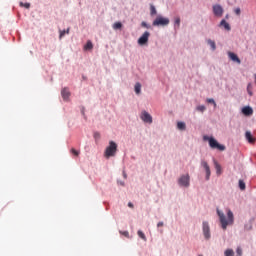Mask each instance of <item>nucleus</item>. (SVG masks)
I'll list each match as a JSON object with an SVG mask.
<instances>
[{
  "label": "nucleus",
  "instance_id": "1",
  "mask_svg": "<svg viewBox=\"0 0 256 256\" xmlns=\"http://www.w3.org/2000/svg\"><path fill=\"white\" fill-rule=\"evenodd\" d=\"M217 215L224 231L227 230L229 225H233V223H235V216L233 215V211L230 209L227 210V216H225V213H223L221 210L217 209Z\"/></svg>",
  "mask_w": 256,
  "mask_h": 256
},
{
  "label": "nucleus",
  "instance_id": "2",
  "mask_svg": "<svg viewBox=\"0 0 256 256\" xmlns=\"http://www.w3.org/2000/svg\"><path fill=\"white\" fill-rule=\"evenodd\" d=\"M205 141H208L211 149H218V151H225V145L219 144L213 137H204Z\"/></svg>",
  "mask_w": 256,
  "mask_h": 256
},
{
  "label": "nucleus",
  "instance_id": "3",
  "mask_svg": "<svg viewBox=\"0 0 256 256\" xmlns=\"http://www.w3.org/2000/svg\"><path fill=\"white\" fill-rule=\"evenodd\" d=\"M115 153H117V143L110 141L109 146L105 150V157H115Z\"/></svg>",
  "mask_w": 256,
  "mask_h": 256
},
{
  "label": "nucleus",
  "instance_id": "4",
  "mask_svg": "<svg viewBox=\"0 0 256 256\" xmlns=\"http://www.w3.org/2000/svg\"><path fill=\"white\" fill-rule=\"evenodd\" d=\"M190 179H191V177L189 176V174L182 175V176L178 179V185H179L180 187H189V185H190Z\"/></svg>",
  "mask_w": 256,
  "mask_h": 256
},
{
  "label": "nucleus",
  "instance_id": "5",
  "mask_svg": "<svg viewBox=\"0 0 256 256\" xmlns=\"http://www.w3.org/2000/svg\"><path fill=\"white\" fill-rule=\"evenodd\" d=\"M140 119L143 121V123H148V125H151L153 123V117L149 112L143 110L140 114Z\"/></svg>",
  "mask_w": 256,
  "mask_h": 256
},
{
  "label": "nucleus",
  "instance_id": "6",
  "mask_svg": "<svg viewBox=\"0 0 256 256\" xmlns=\"http://www.w3.org/2000/svg\"><path fill=\"white\" fill-rule=\"evenodd\" d=\"M203 235L205 239H211V229L209 228V222H203Z\"/></svg>",
  "mask_w": 256,
  "mask_h": 256
},
{
  "label": "nucleus",
  "instance_id": "7",
  "mask_svg": "<svg viewBox=\"0 0 256 256\" xmlns=\"http://www.w3.org/2000/svg\"><path fill=\"white\" fill-rule=\"evenodd\" d=\"M149 32L146 31L143 33V35L138 39V44L139 45H147V43L149 42Z\"/></svg>",
  "mask_w": 256,
  "mask_h": 256
},
{
  "label": "nucleus",
  "instance_id": "8",
  "mask_svg": "<svg viewBox=\"0 0 256 256\" xmlns=\"http://www.w3.org/2000/svg\"><path fill=\"white\" fill-rule=\"evenodd\" d=\"M201 166L205 169L206 171V181H209V178L211 177V168L209 167V164L207 161L202 160L201 161Z\"/></svg>",
  "mask_w": 256,
  "mask_h": 256
},
{
  "label": "nucleus",
  "instance_id": "9",
  "mask_svg": "<svg viewBox=\"0 0 256 256\" xmlns=\"http://www.w3.org/2000/svg\"><path fill=\"white\" fill-rule=\"evenodd\" d=\"M213 13L216 17H222L223 16V7L219 4H215L213 6Z\"/></svg>",
  "mask_w": 256,
  "mask_h": 256
},
{
  "label": "nucleus",
  "instance_id": "10",
  "mask_svg": "<svg viewBox=\"0 0 256 256\" xmlns=\"http://www.w3.org/2000/svg\"><path fill=\"white\" fill-rule=\"evenodd\" d=\"M228 57L233 61L234 63L241 64V59H239V56L233 52H228Z\"/></svg>",
  "mask_w": 256,
  "mask_h": 256
},
{
  "label": "nucleus",
  "instance_id": "11",
  "mask_svg": "<svg viewBox=\"0 0 256 256\" xmlns=\"http://www.w3.org/2000/svg\"><path fill=\"white\" fill-rule=\"evenodd\" d=\"M242 113L246 117H249V116L253 115V108H251L249 106H245L242 108Z\"/></svg>",
  "mask_w": 256,
  "mask_h": 256
},
{
  "label": "nucleus",
  "instance_id": "12",
  "mask_svg": "<svg viewBox=\"0 0 256 256\" xmlns=\"http://www.w3.org/2000/svg\"><path fill=\"white\" fill-rule=\"evenodd\" d=\"M245 137H246V140L248 141V143H255V141H256V138L253 137V134H251V131H246Z\"/></svg>",
  "mask_w": 256,
  "mask_h": 256
},
{
  "label": "nucleus",
  "instance_id": "13",
  "mask_svg": "<svg viewBox=\"0 0 256 256\" xmlns=\"http://www.w3.org/2000/svg\"><path fill=\"white\" fill-rule=\"evenodd\" d=\"M219 26L224 27L226 31H231V25H229V23L225 19L221 20Z\"/></svg>",
  "mask_w": 256,
  "mask_h": 256
},
{
  "label": "nucleus",
  "instance_id": "14",
  "mask_svg": "<svg viewBox=\"0 0 256 256\" xmlns=\"http://www.w3.org/2000/svg\"><path fill=\"white\" fill-rule=\"evenodd\" d=\"M61 95H62L63 99H64L65 101H67V99H69L71 93L69 92V89L64 88V89L61 91Z\"/></svg>",
  "mask_w": 256,
  "mask_h": 256
},
{
  "label": "nucleus",
  "instance_id": "15",
  "mask_svg": "<svg viewBox=\"0 0 256 256\" xmlns=\"http://www.w3.org/2000/svg\"><path fill=\"white\" fill-rule=\"evenodd\" d=\"M207 45L211 47L212 51H215L217 49V44H215V41L208 39L207 40Z\"/></svg>",
  "mask_w": 256,
  "mask_h": 256
},
{
  "label": "nucleus",
  "instance_id": "16",
  "mask_svg": "<svg viewBox=\"0 0 256 256\" xmlns=\"http://www.w3.org/2000/svg\"><path fill=\"white\" fill-rule=\"evenodd\" d=\"M177 129H179V131H185L187 129V125L185 124V122H178Z\"/></svg>",
  "mask_w": 256,
  "mask_h": 256
},
{
  "label": "nucleus",
  "instance_id": "17",
  "mask_svg": "<svg viewBox=\"0 0 256 256\" xmlns=\"http://www.w3.org/2000/svg\"><path fill=\"white\" fill-rule=\"evenodd\" d=\"M134 91L136 95H141V83L137 82L134 86Z\"/></svg>",
  "mask_w": 256,
  "mask_h": 256
},
{
  "label": "nucleus",
  "instance_id": "18",
  "mask_svg": "<svg viewBox=\"0 0 256 256\" xmlns=\"http://www.w3.org/2000/svg\"><path fill=\"white\" fill-rule=\"evenodd\" d=\"M91 49H93V42L88 41L84 46V51H91Z\"/></svg>",
  "mask_w": 256,
  "mask_h": 256
},
{
  "label": "nucleus",
  "instance_id": "19",
  "mask_svg": "<svg viewBox=\"0 0 256 256\" xmlns=\"http://www.w3.org/2000/svg\"><path fill=\"white\" fill-rule=\"evenodd\" d=\"M137 235L138 237H140V239H142V241H147V236H145V233H143V231L138 230Z\"/></svg>",
  "mask_w": 256,
  "mask_h": 256
},
{
  "label": "nucleus",
  "instance_id": "20",
  "mask_svg": "<svg viewBox=\"0 0 256 256\" xmlns=\"http://www.w3.org/2000/svg\"><path fill=\"white\" fill-rule=\"evenodd\" d=\"M214 165H215L217 175H221V165L217 163V161H214Z\"/></svg>",
  "mask_w": 256,
  "mask_h": 256
},
{
  "label": "nucleus",
  "instance_id": "21",
  "mask_svg": "<svg viewBox=\"0 0 256 256\" xmlns=\"http://www.w3.org/2000/svg\"><path fill=\"white\" fill-rule=\"evenodd\" d=\"M224 255L225 256H234L235 252L233 251V249H227V250H225Z\"/></svg>",
  "mask_w": 256,
  "mask_h": 256
},
{
  "label": "nucleus",
  "instance_id": "22",
  "mask_svg": "<svg viewBox=\"0 0 256 256\" xmlns=\"http://www.w3.org/2000/svg\"><path fill=\"white\" fill-rule=\"evenodd\" d=\"M123 27V24H121V22H115L113 24V29L117 30V29H121Z\"/></svg>",
  "mask_w": 256,
  "mask_h": 256
},
{
  "label": "nucleus",
  "instance_id": "23",
  "mask_svg": "<svg viewBox=\"0 0 256 256\" xmlns=\"http://www.w3.org/2000/svg\"><path fill=\"white\" fill-rule=\"evenodd\" d=\"M247 91L250 96L253 95V85L251 83L248 84Z\"/></svg>",
  "mask_w": 256,
  "mask_h": 256
},
{
  "label": "nucleus",
  "instance_id": "24",
  "mask_svg": "<svg viewBox=\"0 0 256 256\" xmlns=\"http://www.w3.org/2000/svg\"><path fill=\"white\" fill-rule=\"evenodd\" d=\"M161 25L165 26V25H169V18H161Z\"/></svg>",
  "mask_w": 256,
  "mask_h": 256
},
{
  "label": "nucleus",
  "instance_id": "25",
  "mask_svg": "<svg viewBox=\"0 0 256 256\" xmlns=\"http://www.w3.org/2000/svg\"><path fill=\"white\" fill-rule=\"evenodd\" d=\"M206 109L207 108L205 107V105H200L196 107V110H198L200 113H204Z\"/></svg>",
  "mask_w": 256,
  "mask_h": 256
},
{
  "label": "nucleus",
  "instance_id": "26",
  "mask_svg": "<svg viewBox=\"0 0 256 256\" xmlns=\"http://www.w3.org/2000/svg\"><path fill=\"white\" fill-rule=\"evenodd\" d=\"M239 188L241 189V191H245V182L243 180H239Z\"/></svg>",
  "mask_w": 256,
  "mask_h": 256
},
{
  "label": "nucleus",
  "instance_id": "27",
  "mask_svg": "<svg viewBox=\"0 0 256 256\" xmlns=\"http://www.w3.org/2000/svg\"><path fill=\"white\" fill-rule=\"evenodd\" d=\"M150 15H157V10L155 9V6L151 5L150 6Z\"/></svg>",
  "mask_w": 256,
  "mask_h": 256
},
{
  "label": "nucleus",
  "instance_id": "28",
  "mask_svg": "<svg viewBox=\"0 0 256 256\" xmlns=\"http://www.w3.org/2000/svg\"><path fill=\"white\" fill-rule=\"evenodd\" d=\"M153 25H154V26L161 25V16H158V17L154 20Z\"/></svg>",
  "mask_w": 256,
  "mask_h": 256
},
{
  "label": "nucleus",
  "instance_id": "29",
  "mask_svg": "<svg viewBox=\"0 0 256 256\" xmlns=\"http://www.w3.org/2000/svg\"><path fill=\"white\" fill-rule=\"evenodd\" d=\"M20 7H25V9H29L31 7V4L20 2Z\"/></svg>",
  "mask_w": 256,
  "mask_h": 256
},
{
  "label": "nucleus",
  "instance_id": "30",
  "mask_svg": "<svg viewBox=\"0 0 256 256\" xmlns=\"http://www.w3.org/2000/svg\"><path fill=\"white\" fill-rule=\"evenodd\" d=\"M207 103H211L212 105H214V107H217V103L215 102V100L213 98H208Z\"/></svg>",
  "mask_w": 256,
  "mask_h": 256
},
{
  "label": "nucleus",
  "instance_id": "31",
  "mask_svg": "<svg viewBox=\"0 0 256 256\" xmlns=\"http://www.w3.org/2000/svg\"><path fill=\"white\" fill-rule=\"evenodd\" d=\"M65 34L69 35V29H67V31H60V39L65 37Z\"/></svg>",
  "mask_w": 256,
  "mask_h": 256
},
{
  "label": "nucleus",
  "instance_id": "32",
  "mask_svg": "<svg viewBox=\"0 0 256 256\" xmlns=\"http://www.w3.org/2000/svg\"><path fill=\"white\" fill-rule=\"evenodd\" d=\"M72 155H75V157H79V151L75 150L74 148L71 149Z\"/></svg>",
  "mask_w": 256,
  "mask_h": 256
},
{
  "label": "nucleus",
  "instance_id": "33",
  "mask_svg": "<svg viewBox=\"0 0 256 256\" xmlns=\"http://www.w3.org/2000/svg\"><path fill=\"white\" fill-rule=\"evenodd\" d=\"M236 253H237V255H239V256H242V255H243V250L241 249V247H238V248L236 249Z\"/></svg>",
  "mask_w": 256,
  "mask_h": 256
},
{
  "label": "nucleus",
  "instance_id": "34",
  "mask_svg": "<svg viewBox=\"0 0 256 256\" xmlns=\"http://www.w3.org/2000/svg\"><path fill=\"white\" fill-rule=\"evenodd\" d=\"M234 13L239 17V15H241V8L234 9Z\"/></svg>",
  "mask_w": 256,
  "mask_h": 256
},
{
  "label": "nucleus",
  "instance_id": "35",
  "mask_svg": "<svg viewBox=\"0 0 256 256\" xmlns=\"http://www.w3.org/2000/svg\"><path fill=\"white\" fill-rule=\"evenodd\" d=\"M175 25H178V27L181 25V18L178 17L175 19Z\"/></svg>",
  "mask_w": 256,
  "mask_h": 256
},
{
  "label": "nucleus",
  "instance_id": "36",
  "mask_svg": "<svg viewBox=\"0 0 256 256\" xmlns=\"http://www.w3.org/2000/svg\"><path fill=\"white\" fill-rule=\"evenodd\" d=\"M142 27H145L146 29H151V26L147 25L146 22L141 23Z\"/></svg>",
  "mask_w": 256,
  "mask_h": 256
},
{
  "label": "nucleus",
  "instance_id": "37",
  "mask_svg": "<svg viewBox=\"0 0 256 256\" xmlns=\"http://www.w3.org/2000/svg\"><path fill=\"white\" fill-rule=\"evenodd\" d=\"M94 137H95L96 139H99V138L101 137V134H99V132H95V133H94Z\"/></svg>",
  "mask_w": 256,
  "mask_h": 256
},
{
  "label": "nucleus",
  "instance_id": "38",
  "mask_svg": "<svg viewBox=\"0 0 256 256\" xmlns=\"http://www.w3.org/2000/svg\"><path fill=\"white\" fill-rule=\"evenodd\" d=\"M122 235H124V237H129V232L128 231H124V232H120Z\"/></svg>",
  "mask_w": 256,
  "mask_h": 256
},
{
  "label": "nucleus",
  "instance_id": "39",
  "mask_svg": "<svg viewBox=\"0 0 256 256\" xmlns=\"http://www.w3.org/2000/svg\"><path fill=\"white\" fill-rule=\"evenodd\" d=\"M128 207H130L131 209H133V203H128Z\"/></svg>",
  "mask_w": 256,
  "mask_h": 256
},
{
  "label": "nucleus",
  "instance_id": "40",
  "mask_svg": "<svg viewBox=\"0 0 256 256\" xmlns=\"http://www.w3.org/2000/svg\"><path fill=\"white\" fill-rule=\"evenodd\" d=\"M124 178L127 179V174L124 173Z\"/></svg>",
  "mask_w": 256,
  "mask_h": 256
},
{
  "label": "nucleus",
  "instance_id": "41",
  "mask_svg": "<svg viewBox=\"0 0 256 256\" xmlns=\"http://www.w3.org/2000/svg\"><path fill=\"white\" fill-rule=\"evenodd\" d=\"M158 227H161V222L158 223Z\"/></svg>",
  "mask_w": 256,
  "mask_h": 256
},
{
  "label": "nucleus",
  "instance_id": "42",
  "mask_svg": "<svg viewBox=\"0 0 256 256\" xmlns=\"http://www.w3.org/2000/svg\"><path fill=\"white\" fill-rule=\"evenodd\" d=\"M82 114L85 115V112L82 110Z\"/></svg>",
  "mask_w": 256,
  "mask_h": 256
},
{
  "label": "nucleus",
  "instance_id": "43",
  "mask_svg": "<svg viewBox=\"0 0 256 256\" xmlns=\"http://www.w3.org/2000/svg\"><path fill=\"white\" fill-rule=\"evenodd\" d=\"M229 17V15H226V19Z\"/></svg>",
  "mask_w": 256,
  "mask_h": 256
}]
</instances>
